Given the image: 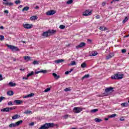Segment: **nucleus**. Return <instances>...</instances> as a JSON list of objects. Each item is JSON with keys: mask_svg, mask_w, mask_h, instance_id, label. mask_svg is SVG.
I'll list each match as a JSON object with an SVG mask.
<instances>
[{"mask_svg": "<svg viewBox=\"0 0 129 129\" xmlns=\"http://www.w3.org/2000/svg\"><path fill=\"white\" fill-rule=\"evenodd\" d=\"M33 64L34 65H38L39 64V61H37V60H34L33 62Z\"/></svg>", "mask_w": 129, "mask_h": 129, "instance_id": "obj_38", "label": "nucleus"}, {"mask_svg": "<svg viewBox=\"0 0 129 129\" xmlns=\"http://www.w3.org/2000/svg\"><path fill=\"white\" fill-rule=\"evenodd\" d=\"M21 123H23V120H21L15 123H13L9 125V127L12 128V127H16V126H19Z\"/></svg>", "mask_w": 129, "mask_h": 129, "instance_id": "obj_3", "label": "nucleus"}, {"mask_svg": "<svg viewBox=\"0 0 129 129\" xmlns=\"http://www.w3.org/2000/svg\"><path fill=\"white\" fill-rule=\"evenodd\" d=\"M7 46L8 48L10 49V50H12V51H20V49L17 46H13L12 45H9V44H7Z\"/></svg>", "mask_w": 129, "mask_h": 129, "instance_id": "obj_4", "label": "nucleus"}, {"mask_svg": "<svg viewBox=\"0 0 129 129\" xmlns=\"http://www.w3.org/2000/svg\"><path fill=\"white\" fill-rule=\"evenodd\" d=\"M97 54H98V53H97L96 52H94L91 54V55H90V56H96V55H97Z\"/></svg>", "mask_w": 129, "mask_h": 129, "instance_id": "obj_44", "label": "nucleus"}, {"mask_svg": "<svg viewBox=\"0 0 129 129\" xmlns=\"http://www.w3.org/2000/svg\"><path fill=\"white\" fill-rule=\"evenodd\" d=\"M113 89V88L110 87L109 88H107L105 89V92L107 93V92H110V91H111V90H112Z\"/></svg>", "mask_w": 129, "mask_h": 129, "instance_id": "obj_16", "label": "nucleus"}, {"mask_svg": "<svg viewBox=\"0 0 129 129\" xmlns=\"http://www.w3.org/2000/svg\"><path fill=\"white\" fill-rule=\"evenodd\" d=\"M105 3L103 2V3H102V6H105Z\"/></svg>", "mask_w": 129, "mask_h": 129, "instance_id": "obj_64", "label": "nucleus"}, {"mask_svg": "<svg viewBox=\"0 0 129 129\" xmlns=\"http://www.w3.org/2000/svg\"><path fill=\"white\" fill-rule=\"evenodd\" d=\"M89 75L87 74L85 75L84 77H82V79H85V78H88L89 77Z\"/></svg>", "mask_w": 129, "mask_h": 129, "instance_id": "obj_43", "label": "nucleus"}, {"mask_svg": "<svg viewBox=\"0 0 129 129\" xmlns=\"http://www.w3.org/2000/svg\"><path fill=\"white\" fill-rule=\"evenodd\" d=\"M81 67H82V68H85V67H86V63L85 62L82 63Z\"/></svg>", "mask_w": 129, "mask_h": 129, "instance_id": "obj_34", "label": "nucleus"}, {"mask_svg": "<svg viewBox=\"0 0 129 129\" xmlns=\"http://www.w3.org/2000/svg\"><path fill=\"white\" fill-rule=\"evenodd\" d=\"M119 120H120V121H123L124 120V119H123L122 118H120Z\"/></svg>", "mask_w": 129, "mask_h": 129, "instance_id": "obj_56", "label": "nucleus"}, {"mask_svg": "<svg viewBox=\"0 0 129 129\" xmlns=\"http://www.w3.org/2000/svg\"><path fill=\"white\" fill-rule=\"evenodd\" d=\"M14 102L15 103H16V104H22V103H24V101L20 100H15Z\"/></svg>", "mask_w": 129, "mask_h": 129, "instance_id": "obj_14", "label": "nucleus"}, {"mask_svg": "<svg viewBox=\"0 0 129 129\" xmlns=\"http://www.w3.org/2000/svg\"><path fill=\"white\" fill-rule=\"evenodd\" d=\"M9 111H10L11 110H13V109H15V107H10V108H9Z\"/></svg>", "mask_w": 129, "mask_h": 129, "instance_id": "obj_50", "label": "nucleus"}, {"mask_svg": "<svg viewBox=\"0 0 129 129\" xmlns=\"http://www.w3.org/2000/svg\"><path fill=\"white\" fill-rule=\"evenodd\" d=\"M7 95L12 96V95H14V92L13 91H9L7 92Z\"/></svg>", "mask_w": 129, "mask_h": 129, "instance_id": "obj_25", "label": "nucleus"}, {"mask_svg": "<svg viewBox=\"0 0 129 129\" xmlns=\"http://www.w3.org/2000/svg\"><path fill=\"white\" fill-rule=\"evenodd\" d=\"M0 40L1 41H4L5 40V36L4 35H0Z\"/></svg>", "mask_w": 129, "mask_h": 129, "instance_id": "obj_42", "label": "nucleus"}, {"mask_svg": "<svg viewBox=\"0 0 129 129\" xmlns=\"http://www.w3.org/2000/svg\"><path fill=\"white\" fill-rule=\"evenodd\" d=\"M34 124H35V122H32L31 123H29V125L33 126V125H34Z\"/></svg>", "mask_w": 129, "mask_h": 129, "instance_id": "obj_49", "label": "nucleus"}, {"mask_svg": "<svg viewBox=\"0 0 129 129\" xmlns=\"http://www.w3.org/2000/svg\"><path fill=\"white\" fill-rule=\"evenodd\" d=\"M24 113H25V114H33V112L32 111L26 110Z\"/></svg>", "mask_w": 129, "mask_h": 129, "instance_id": "obj_20", "label": "nucleus"}, {"mask_svg": "<svg viewBox=\"0 0 129 129\" xmlns=\"http://www.w3.org/2000/svg\"><path fill=\"white\" fill-rule=\"evenodd\" d=\"M86 43L85 42H81L79 45L76 46V49H80V48H83L85 47Z\"/></svg>", "mask_w": 129, "mask_h": 129, "instance_id": "obj_6", "label": "nucleus"}, {"mask_svg": "<svg viewBox=\"0 0 129 129\" xmlns=\"http://www.w3.org/2000/svg\"><path fill=\"white\" fill-rule=\"evenodd\" d=\"M33 75H34V72H31V73H29L27 75V77H30Z\"/></svg>", "mask_w": 129, "mask_h": 129, "instance_id": "obj_35", "label": "nucleus"}, {"mask_svg": "<svg viewBox=\"0 0 129 129\" xmlns=\"http://www.w3.org/2000/svg\"><path fill=\"white\" fill-rule=\"evenodd\" d=\"M4 2H6L3 3V5H5L6 6H9L11 7V6H14V3H8V0H3Z\"/></svg>", "mask_w": 129, "mask_h": 129, "instance_id": "obj_11", "label": "nucleus"}, {"mask_svg": "<svg viewBox=\"0 0 129 129\" xmlns=\"http://www.w3.org/2000/svg\"><path fill=\"white\" fill-rule=\"evenodd\" d=\"M98 111V109H94L91 110V112L92 113H94L95 112H97Z\"/></svg>", "mask_w": 129, "mask_h": 129, "instance_id": "obj_32", "label": "nucleus"}, {"mask_svg": "<svg viewBox=\"0 0 129 129\" xmlns=\"http://www.w3.org/2000/svg\"><path fill=\"white\" fill-rule=\"evenodd\" d=\"M74 112L76 113H79V112H81L82 111V108L80 107H75L74 108Z\"/></svg>", "mask_w": 129, "mask_h": 129, "instance_id": "obj_5", "label": "nucleus"}, {"mask_svg": "<svg viewBox=\"0 0 129 129\" xmlns=\"http://www.w3.org/2000/svg\"><path fill=\"white\" fill-rule=\"evenodd\" d=\"M17 60H19L18 59H16V58H13V61H14V62H16V61H17Z\"/></svg>", "mask_w": 129, "mask_h": 129, "instance_id": "obj_59", "label": "nucleus"}, {"mask_svg": "<svg viewBox=\"0 0 129 129\" xmlns=\"http://www.w3.org/2000/svg\"><path fill=\"white\" fill-rule=\"evenodd\" d=\"M73 70H74L73 69H71L70 71L66 72H65L66 75H68V74H69V73H71V72H72V71H73Z\"/></svg>", "mask_w": 129, "mask_h": 129, "instance_id": "obj_31", "label": "nucleus"}, {"mask_svg": "<svg viewBox=\"0 0 129 129\" xmlns=\"http://www.w3.org/2000/svg\"><path fill=\"white\" fill-rule=\"evenodd\" d=\"M128 20V19L127 17H125L122 21L123 24H124L125 22H127Z\"/></svg>", "mask_w": 129, "mask_h": 129, "instance_id": "obj_41", "label": "nucleus"}, {"mask_svg": "<svg viewBox=\"0 0 129 129\" xmlns=\"http://www.w3.org/2000/svg\"><path fill=\"white\" fill-rule=\"evenodd\" d=\"M73 3V0H69L67 1V5H71Z\"/></svg>", "mask_w": 129, "mask_h": 129, "instance_id": "obj_36", "label": "nucleus"}, {"mask_svg": "<svg viewBox=\"0 0 129 129\" xmlns=\"http://www.w3.org/2000/svg\"><path fill=\"white\" fill-rule=\"evenodd\" d=\"M59 28L61 29V30H64V29H65V26L63 25H61L59 26Z\"/></svg>", "mask_w": 129, "mask_h": 129, "instance_id": "obj_45", "label": "nucleus"}, {"mask_svg": "<svg viewBox=\"0 0 129 129\" xmlns=\"http://www.w3.org/2000/svg\"><path fill=\"white\" fill-rule=\"evenodd\" d=\"M48 31L49 34V36H51V35H54V34H56V32H57L56 30H54V29H52V30L49 29Z\"/></svg>", "mask_w": 129, "mask_h": 129, "instance_id": "obj_12", "label": "nucleus"}, {"mask_svg": "<svg viewBox=\"0 0 129 129\" xmlns=\"http://www.w3.org/2000/svg\"><path fill=\"white\" fill-rule=\"evenodd\" d=\"M19 8L20 9H22V8H23V6H22V5H20L19 7Z\"/></svg>", "mask_w": 129, "mask_h": 129, "instance_id": "obj_62", "label": "nucleus"}, {"mask_svg": "<svg viewBox=\"0 0 129 129\" xmlns=\"http://www.w3.org/2000/svg\"><path fill=\"white\" fill-rule=\"evenodd\" d=\"M39 73H43V74L47 73V71L42 70V71L35 72V74H39Z\"/></svg>", "mask_w": 129, "mask_h": 129, "instance_id": "obj_19", "label": "nucleus"}, {"mask_svg": "<svg viewBox=\"0 0 129 129\" xmlns=\"http://www.w3.org/2000/svg\"><path fill=\"white\" fill-rule=\"evenodd\" d=\"M112 57H114V53L113 52L110 53L106 56V60H109V59H111Z\"/></svg>", "mask_w": 129, "mask_h": 129, "instance_id": "obj_10", "label": "nucleus"}, {"mask_svg": "<svg viewBox=\"0 0 129 129\" xmlns=\"http://www.w3.org/2000/svg\"><path fill=\"white\" fill-rule=\"evenodd\" d=\"M99 30H100V31H106L107 28L104 26H100Z\"/></svg>", "mask_w": 129, "mask_h": 129, "instance_id": "obj_23", "label": "nucleus"}, {"mask_svg": "<svg viewBox=\"0 0 129 129\" xmlns=\"http://www.w3.org/2000/svg\"><path fill=\"white\" fill-rule=\"evenodd\" d=\"M92 14V11H89V10H86L85 11V12L83 13V16H90Z\"/></svg>", "mask_w": 129, "mask_h": 129, "instance_id": "obj_9", "label": "nucleus"}, {"mask_svg": "<svg viewBox=\"0 0 129 129\" xmlns=\"http://www.w3.org/2000/svg\"><path fill=\"white\" fill-rule=\"evenodd\" d=\"M122 78H123V74H119L118 73L111 76V79L114 80H119L122 79Z\"/></svg>", "mask_w": 129, "mask_h": 129, "instance_id": "obj_1", "label": "nucleus"}, {"mask_svg": "<svg viewBox=\"0 0 129 129\" xmlns=\"http://www.w3.org/2000/svg\"><path fill=\"white\" fill-rule=\"evenodd\" d=\"M5 14H9V11L6 10L4 11Z\"/></svg>", "mask_w": 129, "mask_h": 129, "instance_id": "obj_55", "label": "nucleus"}, {"mask_svg": "<svg viewBox=\"0 0 129 129\" xmlns=\"http://www.w3.org/2000/svg\"><path fill=\"white\" fill-rule=\"evenodd\" d=\"M15 4L16 5H19V4H21V0H17L15 1Z\"/></svg>", "mask_w": 129, "mask_h": 129, "instance_id": "obj_47", "label": "nucleus"}, {"mask_svg": "<svg viewBox=\"0 0 129 129\" xmlns=\"http://www.w3.org/2000/svg\"><path fill=\"white\" fill-rule=\"evenodd\" d=\"M116 116V114H113L108 116L110 118H112V117H115Z\"/></svg>", "mask_w": 129, "mask_h": 129, "instance_id": "obj_33", "label": "nucleus"}, {"mask_svg": "<svg viewBox=\"0 0 129 129\" xmlns=\"http://www.w3.org/2000/svg\"><path fill=\"white\" fill-rule=\"evenodd\" d=\"M1 111H3V112H9L10 111V109L9 107L3 108L1 109Z\"/></svg>", "mask_w": 129, "mask_h": 129, "instance_id": "obj_17", "label": "nucleus"}, {"mask_svg": "<svg viewBox=\"0 0 129 129\" xmlns=\"http://www.w3.org/2000/svg\"><path fill=\"white\" fill-rule=\"evenodd\" d=\"M35 95V94L34 93H30L23 97V98H29V97H33Z\"/></svg>", "mask_w": 129, "mask_h": 129, "instance_id": "obj_15", "label": "nucleus"}, {"mask_svg": "<svg viewBox=\"0 0 129 129\" xmlns=\"http://www.w3.org/2000/svg\"><path fill=\"white\" fill-rule=\"evenodd\" d=\"M41 36L43 37V38H48L50 34H49V31L47 30V31L44 32L42 34Z\"/></svg>", "mask_w": 129, "mask_h": 129, "instance_id": "obj_8", "label": "nucleus"}, {"mask_svg": "<svg viewBox=\"0 0 129 129\" xmlns=\"http://www.w3.org/2000/svg\"><path fill=\"white\" fill-rule=\"evenodd\" d=\"M38 19V17L36 16H33L30 17L31 21H35V20Z\"/></svg>", "mask_w": 129, "mask_h": 129, "instance_id": "obj_21", "label": "nucleus"}, {"mask_svg": "<svg viewBox=\"0 0 129 129\" xmlns=\"http://www.w3.org/2000/svg\"><path fill=\"white\" fill-rule=\"evenodd\" d=\"M20 117V116L18 114H16L12 116V119H17V118H19Z\"/></svg>", "mask_w": 129, "mask_h": 129, "instance_id": "obj_27", "label": "nucleus"}, {"mask_svg": "<svg viewBox=\"0 0 129 129\" xmlns=\"http://www.w3.org/2000/svg\"><path fill=\"white\" fill-rule=\"evenodd\" d=\"M39 8V6H36L35 7L36 10H38Z\"/></svg>", "mask_w": 129, "mask_h": 129, "instance_id": "obj_61", "label": "nucleus"}, {"mask_svg": "<svg viewBox=\"0 0 129 129\" xmlns=\"http://www.w3.org/2000/svg\"><path fill=\"white\" fill-rule=\"evenodd\" d=\"M54 126V123H46L41 125L39 129H48L50 127H53Z\"/></svg>", "mask_w": 129, "mask_h": 129, "instance_id": "obj_2", "label": "nucleus"}, {"mask_svg": "<svg viewBox=\"0 0 129 129\" xmlns=\"http://www.w3.org/2000/svg\"><path fill=\"white\" fill-rule=\"evenodd\" d=\"M69 116H70V115L66 114V115H63V118L65 119H67V118H68L69 117Z\"/></svg>", "mask_w": 129, "mask_h": 129, "instance_id": "obj_40", "label": "nucleus"}, {"mask_svg": "<svg viewBox=\"0 0 129 129\" xmlns=\"http://www.w3.org/2000/svg\"><path fill=\"white\" fill-rule=\"evenodd\" d=\"M52 76H53V77H54V78L56 80H58V79H59V78H60V76L57 75V74H56V73H53Z\"/></svg>", "mask_w": 129, "mask_h": 129, "instance_id": "obj_18", "label": "nucleus"}, {"mask_svg": "<svg viewBox=\"0 0 129 129\" xmlns=\"http://www.w3.org/2000/svg\"><path fill=\"white\" fill-rule=\"evenodd\" d=\"M29 9H30V7L26 6L23 8V9L22 10V12H25V11H29Z\"/></svg>", "mask_w": 129, "mask_h": 129, "instance_id": "obj_29", "label": "nucleus"}, {"mask_svg": "<svg viewBox=\"0 0 129 129\" xmlns=\"http://www.w3.org/2000/svg\"><path fill=\"white\" fill-rule=\"evenodd\" d=\"M24 59H25L26 61H30L31 60V57L29 56H24Z\"/></svg>", "mask_w": 129, "mask_h": 129, "instance_id": "obj_26", "label": "nucleus"}, {"mask_svg": "<svg viewBox=\"0 0 129 129\" xmlns=\"http://www.w3.org/2000/svg\"><path fill=\"white\" fill-rule=\"evenodd\" d=\"M64 91H70V89L68 88H66L65 89H64Z\"/></svg>", "mask_w": 129, "mask_h": 129, "instance_id": "obj_51", "label": "nucleus"}, {"mask_svg": "<svg viewBox=\"0 0 129 129\" xmlns=\"http://www.w3.org/2000/svg\"><path fill=\"white\" fill-rule=\"evenodd\" d=\"M62 62H64V59H58L55 61V63H56V64L62 63Z\"/></svg>", "mask_w": 129, "mask_h": 129, "instance_id": "obj_22", "label": "nucleus"}, {"mask_svg": "<svg viewBox=\"0 0 129 129\" xmlns=\"http://www.w3.org/2000/svg\"><path fill=\"white\" fill-rule=\"evenodd\" d=\"M121 105L123 107H126V106H128V104L127 103H122L121 104Z\"/></svg>", "mask_w": 129, "mask_h": 129, "instance_id": "obj_28", "label": "nucleus"}, {"mask_svg": "<svg viewBox=\"0 0 129 129\" xmlns=\"http://www.w3.org/2000/svg\"><path fill=\"white\" fill-rule=\"evenodd\" d=\"M8 105H14V104H13L12 101H10L8 102Z\"/></svg>", "mask_w": 129, "mask_h": 129, "instance_id": "obj_48", "label": "nucleus"}, {"mask_svg": "<svg viewBox=\"0 0 129 129\" xmlns=\"http://www.w3.org/2000/svg\"><path fill=\"white\" fill-rule=\"evenodd\" d=\"M4 79H3V76L0 75V81H2Z\"/></svg>", "mask_w": 129, "mask_h": 129, "instance_id": "obj_54", "label": "nucleus"}, {"mask_svg": "<svg viewBox=\"0 0 129 129\" xmlns=\"http://www.w3.org/2000/svg\"><path fill=\"white\" fill-rule=\"evenodd\" d=\"M96 19H100V16H99V15H97L96 16Z\"/></svg>", "mask_w": 129, "mask_h": 129, "instance_id": "obj_53", "label": "nucleus"}, {"mask_svg": "<svg viewBox=\"0 0 129 129\" xmlns=\"http://www.w3.org/2000/svg\"><path fill=\"white\" fill-rule=\"evenodd\" d=\"M51 90V88H47L46 89L44 90V92H49Z\"/></svg>", "mask_w": 129, "mask_h": 129, "instance_id": "obj_46", "label": "nucleus"}, {"mask_svg": "<svg viewBox=\"0 0 129 129\" xmlns=\"http://www.w3.org/2000/svg\"><path fill=\"white\" fill-rule=\"evenodd\" d=\"M127 37H129L128 35L124 36V38H127Z\"/></svg>", "mask_w": 129, "mask_h": 129, "instance_id": "obj_63", "label": "nucleus"}, {"mask_svg": "<svg viewBox=\"0 0 129 129\" xmlns=\"http://www.w3.org/2000/svg\"><path fill=\"white\" fill-rule=\"evenodd\" d=\"M71 65L72 66H74V65H76V61H75V60L71 61Z\"/></svg>", "mask_w": 129, "mask_h": 129, "instance_id": "obj_37", "label": "nucleus"}, {"mask_svg": "<svg viewBox=\"0 0 129 129\" xmlns=\"http://www.w3.org/2000/svg\"><path fill=\"white\" fill-rule=\"evenodd\" d=\"M9 85H10V86H11V87H14L16 86V84L15 83H13L12 82H10L9 83Z\"/></svg>", "mask_w": 129, "mask_h": 129, "instance_id": "obj_24", "label": "nucleus"}, {"mask_svg": "<svg viewBox=\"0 0 129 129\" xmlns=\"http://www.w3.org/2000/svg\"><path fill=\"white\" fill-rule=\"evenodd\" d=\"M28 77H23V79H25V80H28Z\"/></svg>", "mask_w": 129, "mask_h": 129, "instance_id": "obj_60", "label": "nucleus"}, {"mask_svg": "<svg viewBox=\"0 0 129 129\" xmlns=\"http://www.w3.org/2000/svg\"><path fill=\"white\" fill-rule=\"evenodd\" d=\"M6 99V97H3V96L1 97H0V102H2V101H3V100H5Z\"/></svg>", "mask_w": 129, "mask_h": 129, "instance_id": "obj_39", "label": "nucleus"}, {"mask_svg": "<svg viewBox=\"0 0 129 129\" xmlns=\"http://www.w3.org/2000/svg\"><path fill=\"white\" fill-rule=\"evenodd\" d=\"M94 120L96 121V122H100V121H102L101 119H99L98 118H95Z\"/></svg>", "mask_w": 129, "mask_h": 129, "instance_id": "obj_30", "label": "nucleus"}, {"mask_svg": "<svg viewBox=\"0 0 129 129\" xmlns=\"http://www.w3.org/2000/svg\"><path fill=\"white\" fill-rule=\"evenodd\" d=\"M0 29H1V30H4V29H5V28L4 27V26H2L0 27Z\"/></svg>", "mask_w": 129, "mask_h": 129, "instance_id": "obj_57", "label": "nucleus"}, {"mask_svg": "<svg viewBox=\"0 0 129 129\" xmlns=\"http://www.w3.org/2000/svg\"><path fill=\"white\" fill-rule=\"evenodd\" d=\"M23 27L25 28V29H32V25L29 24H24Z\"/></svg>", "mask_w": 129, "mask_h": 129, "instance_id": "obj_13", "label": "nucleus"}, {"mask_svg": "<svg viewBox=\"0 0 129 129\" xmlns=\"http://www.w3.org/2000/svg\"><path fill=\"white\" fill-rule=\"evenodd\" d=\"M121 52H122V53H125V52H126V50L124 49H122Z\"/></svg>", "mask_w": 129, "mask_h": 129, "instance_id": "obj_52", "label": "nucleus"}, {"mask_svg": "<svg viewBox=\"0 0 129 129\" xmlns=\"http://www.w3.org/2000/svg\"><path fill=\"white\" fill-rule=\"evenodd\" d=\"M87 41H88V42H90V43H91V42H92V40L90 39H88Z\"/></svg>", "mask_w": 129, "mask_h": 129, "instance_id": "obj_58", "label": "nucleus"}, {"mask_svg": "<svg viewBox=\"0 0 129 129\" xmlns=\"http://www.w3.org/2000/svg\"><path fill=\"white\" fill-rule=\"evenodd\" d=\"M55 14H56L55 10H50L46 12L47 16H52V15H55Z\"/></svg>", "mask_w": 129, "mask_h": 129, "instance_id": "obj_7", "label": "nucleus"}]
</instances>
